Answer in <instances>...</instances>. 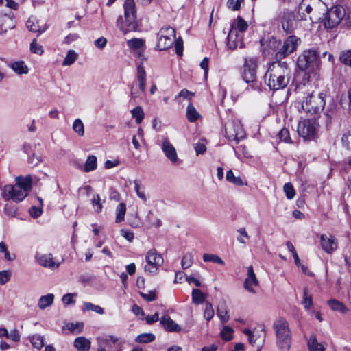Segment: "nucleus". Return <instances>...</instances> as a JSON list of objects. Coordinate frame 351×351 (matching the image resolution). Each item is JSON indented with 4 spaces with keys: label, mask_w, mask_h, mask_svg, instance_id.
Here are the masks:
<instances>
[{
    "label": "nucleus",
    "mask_w": 351,
    "mask_h": 351,
    "mask_svg": "<svg viewBox=\"0 0 351 351\" xmlns=\"http://www.w3.org/2000/svg\"><path fill=\"white\" fill-rule=\"evenodd\" d=\"M290 69L286 62H276L270 65L265 75V81L273 90L285 88L289 83Z\"/></svg>",
    "instance_id": "1"
},
{
    "label": "nucleus",
    "mask_w": 351,
    "mask_h": 351,
    "mask_svg": "<svg viewBox=\"0 0 351 351\" xmlns=\"http://www.w3.org/2000/svg\"><path fill=\"white\" fill-rule=\"evenodd\" d=\"M276 335V343L280 351H289L292 343V333L288 321L279 317L273 324Z\"/></svg>",
    "instance_id": "2"
},
{
    "label": "nucleus",
    "mask_w": 351,
    "mask_h": 351,
    "mask_svg": "<svg viewBox=\"0 0 351 351\" xmlns=\"http://www.w3.org/2000/svg\"><path fill=\"white\" fill-rule=\"evenodd\" d=\"M124 17L121 16L117 20V27L123 34L136 30L137 27L136 4L134 0H125L123 4Z\"/></svg>",
    "instance_id": "3"
},
{
    "label": "nucleus",
    "mask_w": 351,
    "mask_h": 351,
    "mask_svg": "<svg viewBox=\"0 0 351 351\" xmlns=\"http://www.w3.org/2000/svg\"><path fill=\"white\" fill-rule=\"evenodd\" d=\"M257 67L258 62L256 58L247 57L245 58L242 77L246 83L251 84L248 86L247 90L250 88L254 90L261 89V83L256 80Z\"/></svg>",
    "instance_id": "4"
},
{
    "label": "nucleus",
    "mask_w": 351,
    "mask_h": 351,
    "mask_svg": "<svg viewBox=\"0 0 351 351\" xmlns=\"http://www.w3.org/2000/svg\"><path fill=\"white\" fill-rule=\"evenodd\" d=\"M325 106V99L322 93L311 92L307 93L302 101L304 112L311 115L319 113Z\"/></svg>",
    "instance_id": "5"
},
{
    "label": "nucleus",
    "mask_w": 351,
    "mask_h": 351,
    "mask_svg": "<svg viewBox=\"0 0 351 351\" xmlns=\"http://www.w3.org/2000/svg\"><path fill=\"white\" fill-rule=\"evenodd\" d=\"M145 263L144 271L145 273L155 275L157 274L158 268L161 267L164 263L162 255L158 253L156 250L151 249L145 254Z\"/></svg>",
    "instance_id": "6"
},
{
    "label": "nucleus",
    "mask_w": 351,
    "mask_h": 351,
    "mask_svg": "<svg viewBox=\"0 0 351 351\" xmlns=\"http://www.w3.org/2000/svg\"><path fill=\"white\" fill-rule=\"evenodd\" d=\"M226 136L229 141L239 143L245 137V132L241 121L238 119L228 121L225 124Z\"/></svg>",
    "instance_id": "7"
},
{
    "label": "nucleus",
    "mask_w": 351,
    "mask_h": 351,
    "mask_svg": "<svg viewBox=\"0 0 351 351\" xmlns=\"http://www.w3.org/2000/svg\"><path fill=\"white\" fill-rule=\"evenodd\" d=\"M176 31L171 27H163L158 33L157 47L159 50H166L174 43Z\"/></svg>",
    "instance_id": "8"
},
{
    "label": "nucleus",
    "mask_w": 351,
    "mask_h": 351,
    "mask_svg": "<svg viewBox=\"0 0 351 351\" xmlns=\"http://www.w3.org/2000/svg\"><path fill=\"white\" fill-rule=\"evenodd\" d=\"M346 12L341 6H334L328 10L324 19L326 28L332 29L337 27L345 16Z\"/></svg>",
    "instance_id": "9"
},
{
    "label": "nucleus",
    "mask_w": 351,
    "mask_h": 351,
    "mask_svg": "<svg viewBox=\"0 0 351 351\" xmlns=\"http://www.w3.org/2000/svg\"><path fill=\"white\" fill-rule=\"evenodd\" d=\"M318 124L312 119H304L298 124V133L304 139L313 140L317 134Z\"/></svg>",
    "instance_id": "10"
},
{
    "label": "nucleus",
    "mask_w": 351,
    "mask_h": 351,
    "mask_svg": "<svg viewBox=\"0 0 351 351\" xmlns=\"http://www.w3.org/2000/svg\"><path fill=\"white\" fill-rule=\"evenodd\" d=\"M319 7H324V3L319 0H302L298 7L300 20H306V16L304 12H306V14H310L313 11V16H309V19L313 21L314 19H317L315 12Z\"/></svg>",
    "instance_id": "11"
},
{
    "label": "nucleus",
    "mask_w": 351,
    "mask_h": 351,
    "mask_svg": "<svg viewBox=\"0 0 351 351\" xmlns=\"http://www.w3.org/2000/svg\"><path fill=\"white\" fill-rule=\"evenodd\" d=\"M3 197L5 200L12 199L15 202H21L27 195V191L19 185H5L3 189Z\"/></svg>",
    "instance_id": "12"
},
{
    "label": "nucleus",
    "mask_w": 351,
    "mask_h": 351,
    "mask_svg": "<svg viewBox=\"0 0 351 351\" xmlns=\"http://www.w3.org/2000/svg\"><path fill=\"white\" fill-rule=\"evenodd\" d=\"M280 22L282 27L286 33H292L298 27V16L293 12L289 10L284 11Z\"/></svg>",
    "instance_id": "13"
},
{
    "label": "nucleus",
    "mask_w": 351,
    "mask_h": 351,
    "mask_svg": "<svg viewBox=\"0 0 351 351\" xmlns=\"http://www.w3.org/2000/svg\"><path fill=\"white\" fill-rule=\"evenodd\" d=\"M317 60V53L315 50H308L304 51L297 60V64L300 69L304 71L308 69L316 64Z\"/></svg>",
    "instance_id": "14"
},
{
    "label": "nucleus",
    "mask_w": 351,
    "mask_h": 351,
    "mask_svg": "<svg viewBox=\"0 0 351 351\" xmlns=\"http://www.w3.org/2000/svg\"><path fill=\"white\" fill-rule=\"evenodd\" d=\"M160 147L165 157L174 165H179L182 160L178 158L175 147L171 143L167 138H164L160 143Z\"/></svg>",
    "instance_id": "15"
},
{
    "label": "nucleus",
    "mask_w": 351,
    "mask_h": 351,
    "mask_svg": "<svg viewBox=\"0 0 351 351\" xmlns=\"http://www.w3.org/2000/svg\"><path fill=\"white\" fill-rule=\"evenodd\" d=\"M301 43L300 38L295 36H289L284 42L281 49L277 52L276 56L279 58H285L293 53Z\"/></svg>",
    "instance_id": "16"
},
{
    "label": "nucleus",
    "mask_w": 351,
    "mask_h": 351,
    "mask_svg": "<svg viewBox=\"0 0 351 351\" xmlns=\"http://www.w3.org/2000/svg\"><path fill=\"white\" fill-rule=\"evenodd\" d=\"M322 249L327 254H332L338 247V242L332 234H322L319 236Z\"/></svg>",
    "instance_id": "17"
},
{
    "label": "nucleus",
    "mask_w": 351,
    "mask_h": 351,
    "mask_svg": "<svg viewBox=\"0 0 351 351\" xmlns=\"http://www.w3.org/2000/svg\"><path fill=\"white\" fill-rule=\"evenodd\" d=\"M16 26L14 14H0V35L4 36L8 30L13 29Z\"/></svg>",
    "instance_id": "18"
},
{
    "label": "nucleus",
    "mask_w": 351,
    "mask_h": 351,
    "mask_svg": "<svg viewBox=\"0 0 351 351\" xmlns=\"http://www.w3.org/2000/svg\"><path fill=\"white\" fill-rule=\"evenodd\" d=\"M258 285L259 282L254 271L253 267L250 265L247 267V277L244 281L243 287L247 291L255 293L254 287Z\"/></svg>",
    "instance_id": "19"
},
{
    "label": "nucleus",
    "mask_w": 351,
    "mask_h": 351,
    "mask_svg": "<svg viewBox=\"0 0 351 351\" xmlns=\"http://www.w3.org/2000/svg\"><path fill=\"white\" fill-rule=\"evenodd\" d=\"M227 45L232 50L243 47V35L237 34L234 30H230L227 36Z\"/></svg>",
    "instance_id": "20"
},
{
    "label": "nucleus",
    "mask_w": 351,
    "mask_h": 351,
    "mask_svg": "<svg viewBox=\"0 0 351 351\" xmlns=\"http://www.w3.org/2000/svg\"><path fill=\"white\" fill-rule=\"evenodd\" d=\"M35 258L38 264L44 267H48L53 269L55 268H58L60 265V263H56L53 261L51 254H43L40 253H36Z\"/></svg>",
    "instance_id": "21"
},
{
    "label": "nucleus",
    "mask_w": 351,
    "mask_h": 351,
    "mask_svg": "<svg viewBox=\"0 0 351 351\" xmlns=\"http://www.w3.org/2000/svg\"><path fill=\"white\" fill-rule=\"evenodd\" d=\"M228 311V307L226 300H220L217 308V315L222 324H225L229 320L230 315Z\"/></svg>",
    "instance_id": "22"
},
{
    "label": "nucleus",
    "mask_w": 351,
    "mask_h": 351,
    "mask_svg": "<svg viewBox=\"0 0 351 351\" xmlns=\"http://www.w3.org/2000/svg\"><path fill=\"white\" fill-rule=\"evenodd\" d=\"M248 28L247 23L240 16L232 21L230 30H234L237 34L243 35Z\"/></svg>",
    "instance_id": "23"
},
{
    "label": "nucleus",
    "mask_w": 351,
    "mask_h": 351,
    "mask_svg": "<svg viewBox=\"0 0 351 351\" xmlns=\"http://www.w3.org/2000/svg\"><path fill=\"white\" fill-rule=\"evenodd\" d=\"M27 29L33 32L38 33V34L44 32L47 27L45 25H40L39 21L36 19V17L31 16L27 21L26 23Z\"/></svg>",
    "instance_id": "24"
},
{
    "label": "nucleus",
    "mask_w": 351,
    "mask_h": 351,
    "mask_svg": "<svg viewBox=\"0 0 351 351\" xmlns=\"http://www.w3.org/2000/svg\"><path fill=\"white\" fill-rule=\"evenodd\" d=\"M73 346L77 351H89L91 341L85 337L81 336L74 340Z\"/></svg>",
    "instance_id": "25"
},
{
    "label": "nucleus",
    "mask_w": 351,
    "mask_h": 351,
    "mask_svg": "<svg viewBox=\"0 0 351 351\" xmlns=\"http://www.w3.org/2000/svg\"><path fill=\"white\" fill-rule=\"evenodd\" d=\"M160 321L163 327L169 332H178L180 330L179 325L176 324L168 315L162 316Z\"/></svg>",
    "instance_id": "26"
},
{
    "label": "nucleus",
    "mask_w": 351,
    "mask_h": 351,
    "mask_svg": "<svg viewBox=\"0 0 351 351\" xmlns=\"http://www.w3.org/2000/svg\"><path fill=\"white\" fill-rule=\"evenodd\" d=\"M137 80L139 83V90L144 93L146 85V72L144 67L140 64L137 67Z\"/></svg>",
    "instance_id": "27"
},
{
    "label": "nucleus",
    "mask_w": 351,
    "mask_h": 351,
    "mask_svg": "<svg viewBox=\"0 0 351 351\" xmlns=\"http://www.w3.org/2000/svg\"><path fill=\"white\" fill-rule=\"evenodd\" d=\"M327 304L332 311H338L341 313H346L348 311L347 306L337 300L330 299L327 302Z\"/></svg>",
    "instance_id": "28"
},
{
    "label": "nucleus",
    "mask_w": 351,
    "mask_h": 351,
    "mask_svg": "<svg viewBox=\"0 0 351 351\" xmlns=\"http://www.w3.org/2000/svg\"><path fill=\"white\" fill-rule=\"evenodd\" d=\"M53 300L54 295L53 293H48L45 295H43L38 300V308L41 310H44L53 304Z\"/></svg>",
    "instance_id": "29"
},
{
    "label": "nucleus",
    "mask_w": 351,
    "mask_h": 351,
    "mask_svg": "<svg viewBox=\"0 0 351 351\" xmlns=\"http://www.w3.org/2000/svg\"><path fill=\"white\" fill-rule=\"evenodd\" d=\"M97 167V158L95 156H88L82 170L84 172H90Z\"/></svg>",
    "instance_id": "30"
},
{
    "label": "nucleus",
    "mask_w": 351,
    "mask_h": 351,
    "mask_svg": "<svg viewBox=\"0 0 351 351\" xmlns=\"http://www.w3.org/2000/svg\"><path fill=\"white\" fill-rule=\"evenodd\" d=\"M10 68L18 75L27 74L29 68L23 61L14 62Z\"/></svg>",
    "instance_id": "31"
},
{
    "label": "nucleus",
    "mask_w": 351,
    "mask_h": 351,
    "mask_svg": "<svg viewBox=\"0 0 351 351\" xmlns=\"http://www.w3.org/2000/svg\"><path fill=\"white\" fill-rule=\"evenodd\" d=\"M16 185L20 186L21 189L25 190L27 193H28V191L32 188V178L30 176L25 178L19 176L16 178Z\"/></svg>",
    "instance_id": "32"
},
{
    "label": "nucleus",
    "mask_w": 351,
    "mask_h": 351,
    "mask_svg": "<svg viewBox=\"0 0 351 351\" xmlns=\"http://www.w3.org/2000/svg\"><path fill=\"white\" fill-rule=\"evenodd\" d=\"M309 351H324V346L319 343L315 335H311L307 343Z\"/></svg>",
    "instance_id": "33"
},
{
    "label": "nucleus",
    "mask_w": 351,
    "mask_h": 351,
    "mask_svg": "<svg viewBox=\"0 0 351 351\" xmlns=\"http://www.w3.org/2000/svg\"><path fill=\"white\" fill-rule=\"evenodd\" d=\"M191 295L193 302L195 304H202L206 298V294L199 289H193Z\"/></svg>",
    "instance_id": "34"
},
{
    "label": "nucleus",
    "mask_w": 351,
    "mask_h": 351,
    "mask_svg": "<svg viewBox=\"0 0 351 351\" xmlns=\"http://www.w3.org/2000/svg\"><path fill=\"white\" fill-rule=\"evenodd\" d=\"M29 339L33 347L38 350L41 349L44 346V337L40 335H32L29 337Z\"/></svg>",
    "instance_id": "35"
},
{
    "label": "nucleus",
    "mask_w": 351,
    "mask_h": 351,
    "mask_svg": "<svg viewBox=\"0 0 351 351\" xmlns=\"http://www.w3.org/2000/svg\"><path fill=\"white\" fill-rule=\"evenodd\" d=\"M83 311H93L99 315H102L104 313L103 308L99 305H95L89 302H85L82 305Z\"/></svg>",
    "instance_id": "36"
},
{
    "label": "nucleus",
    "mask_w": 351,
    "mask_h": 351,
    "mask_svg": "<svg viewBox=\"0 0 351 351\" xmlns=\"http://www.w3.org/2000/svg\"><path fill=\"white\" fill-rule=\"evenodd\" d=\"M126 213V205L124 203H120L116 208V223H120L125 219Z\"/></svg>",
    "instance_id": "37"
},
{
    "label": "nucleus",
    "mask_w": 351,
    "mask_h": 351,
    "mask_svg": "<svg viewBox=\"0 0 351 351\" xmlns=\"http://www.w3.org/2000/svg\"><path fill=\"white\" fill-rule=\"evenodd\" d=\"M186 117L190 122L195 121L200 117L195 108L191 104L187 106Z\"/></svg>",
    "instance_id": "38"
},
{
    "label": "nucleus",
    "mask_w": 351,
    "mask_h": 351,
    "mask_svg": "<svg viewBox=\"0 0 351 351\" xmlns=\"http://www.w3.org/2000/svg\"><path fill=\"white\" fill-rule=\"evenodd\" d=\"M340 60L342 63L349 65L351 67V50L343 53L340 56ZM349 103L351 106V88L348 90Z\"/></svg>",
    "instance_id": "39"
},
{
    "label": "nucleus",
    "mask_w": 351,
    "mask_h": 351,
    "mask_svg": "<svg viewBox=\"0 0 351 351\" xmlns=\"http://www.w3.org/2000/svg\"><path fill=\"white\" fill-rule=\"evenodd\" d=\"M132 117L136 119V122L140 124L144 118V112L141 106H137L131 110Z\"/></svg>",
    "instance_id": "40"
},
{
    "label": "nucleus",
    "mask_w": 351,
    "mask_h": 351,
    "mask_svg": "<svg viewBox=\"0 0 351 351\" xmlns=\"http://www.w3.org/2000/svg\"><path fill=\"white\" fill-rule=\"evenodd\" d=\"M72 128L80 136L84 135V125L80 119H76L73 123Z\"/></svg>",
    "instance_id": "41"
},
{
    "label": "nucleus",
    "mask_w": 351,
    "mask_h": 351,
    "mask_svg": "<svg viewBox=\"0 0 351 351\" xmlns=\"http://www.w3.org/2000/svg\"><path fill=\"white\" fill-rule=\"evenodd\" d=\"M77 58V53L73 50H69L62 62L63 66H70L75 62Z\"/></svg>",
    "instance_id": "42"
},
{
    "label": "nucleus",
    "mask_w": 351,
    "mask_h": 351,
    "mask_svg": "<svg viewBox=\"0 0 351 351\" xmlns=\"http://www.w3.org/2000/svg\"><path fill=\"white\" fill-rule=\"evenodd\" d=\"M155 339V335L152 333H143L138 335L136 341L141 343H147L153 341Z\"/></svg>",
    "instance_id": "43"
},
{
    "label": "nucleus",
    "mask_w": 351,
    "mask_h": 351,
    "mask_svg": "<svg viewBox=\"0 0 351 351\" xmlns=\"http://www.w3.org/2000/svg\"><path fill=\"white\" fill-rule=\"evenodd\" d=\"M204 262H212L220 265H224V261L217 255L213 254H204L203 255Z\"/></svg>",
    "instance_id": "44"
},
{
    "label": "nucleus",
    "mask_w": 351,
    "mask_h": 351,
    "mask_svg": "<svg viewBox=\"0 0 351 351\" xmlns=\"http://www.w3.org/2000/svg\"><path fill=\"white\" fill-rule=\"evenodd\" d=\"M226 178L228 182H232L235 185L242 186L244 184L242 179L240 177H235L234 176L232 170L227 171Z\"/></svg>",
    "instance_id": "45"
},
{
    "label": "nucleus",
    "mask_w": 351,
    "mask_h": 351,
    "mask_svg": "<svg viewBox=\"0 0 351 351\" xmlns=\"http://www.w3.org/2000/svg\"><path fill=\"white\" fill-rule=\"evenodd\" d=\"M91 204L96 213H100L103 208L101 197L99 194H95L91 199Z\"/></svg>",
    "instance_id": "46"
},
{
    "label": "nucleus",
    "mask_w": 351,
    "mask_h": 351,
    "mask_svg": "<svg viewBox=\"0 0 351 351\" xmlns=\"http://www.w3.org/2000/svg\"><path fill=\"white\" fill-rule=\"evenodd\" d=\"M234 330L232 327L225 326L221 330V338L225 341H230L232 339Z\"/></svg>",
    "instance_id": "47"
},
{
    "label": "nucleus",
    "mask_w": 351,
    "mask_h": 351,
    "mask_svg": "<svg viewBox=\"0 0 351 351\" xmlns=\"http://www.w3.org/2000/svg\"><path fill=\"white\" fill-rule=\"evenodd\" d=\"M214 314L215 312L212 304L209 302H206L204 311V317L206 321L208 322L213 317Z\"/></svg>",
    "instance_id": "48"
},
{
    "label": "nucleus",
    "mask_w": 351,
    "mask_h": 351,
    "mask_svg": "<svg viewBox=\"0 0 351 351\" xmlns=\"http://www.w3.org/2000/svg\"><path fill=\"white\" fill-rule=\"evenodd\" d=\"M127 44L131 49H141L145 45V41L141 38H133L128 40Z\"/></svg>",
    "instance_id": "49"
},
{
    "label": "nucleus",
    "mask_w": 351,
    "mask_h": 351,
    "mask_svg": "<svg viewBox=\"0 0 351 351\" xmlns=\"http://www.w3.org/2000/svg\"><path fill=\"white\" fill-rule=\"evenodd\" d=\"M134 190L136 191L137 196L140 199H141L144 202H146L147 200V197L144 191V188L142 187L137 181L134 182Z\"/></svg>",
    "instance_id": "50"
},
{
    "label": "nucleus",
    "mask_w": 351,
    "mask_h": 351,
    "mask_svg": "<svg viewBox=\"0 0 351 351\" xmlns=\"http://www.w3.org/2000/svg\"><path fill=\"white\" fill-rule=\"evenodd\" d=\"M193 256L192 254H191V253L186 254L182 257V259L181 261V265H182V269H186L189 268L193 264Z\"/></svg>",
    "instance_id": "51"
},
{
    "label": "nucleus",
    "mask_w": 351,
    "mask_h": 351,
    "mask_svg": "<svg viewBox=\"0 0 351 351\" xmlns=\"http://www.w3.org/2000/svg\"><path fill=\"white\" fill-rule=\"evenodd\" d=\"M283 190L288 199H291L294 197L295 195V190L290 182H287L284 185Z\"/></svg>",
    "instance_id": "52"
},
{
    "label": "nucleus",
    "mask_w": 351,
    "mask_h": 351,
    "mask_svg": "<svg viewBox=\"0 0 351 351\" xmlns=\"http://www.w3.org/2000/svg\"><path fill=\"white\" fill-rule=\"evenodd\" d=\"M243 2L244 0H228L227 7L231 10L237 11L241 8V5Z\"/></svg>",
    "instance_id": "53"
},
{
    "label": "nucleus",
    "mask_w": 351,
    "mask_h": 351,
    "mask_svg": "<svg viewBox=\"0 0 351 351\" xmlns=\"http://www.w3.org/2000/svg\"><path fill=\"white\" fill-rule=\"evenodd\" d=\"M278 138L285 143H291L289 132L286 128L281 129L278 133Z\"/></svg>",
    "instance_id": "54"
},
{
    "label": "nucleus",
    "mask_w": 351,
    "mask_h": 351,
    "mask_svg": "<svg viewBox=\"0 0 351 351\" xmlns=\"http://www.w3.org/2000/svg\"><path fill=\"white\" fill-rule=\"evenodd\" d=\"M84 324L82 322L71 323L67 325V328L73 333H80L82 331Z\"/></svg>",
    "instance_id": "55"
},
{
    "label": "nucleus",
    "mask_w": 351,
    "mask_h": 351,
    "mask_svg": "<svg viewBox=\"0 0 351 351\" xmlns=\"http://www.w3.org/2000/svg\"><path fill=\"white\" fill-rule=\"evenodd\" d=\"M280 46V41L274 37H270L267 40V47L271 51H276Z\"/></svg>",
    "instance_id": "56"
},
{
    "label": "nucleus",
    "mask_w": 351,
    "mask_h": 351,
    "mask_svg": "<svg viewBox=\"0 0 351 351\" xmlns=\"http://www.w3.org/2000/svg\"><path fill=\"white\" fill-rule=\"evenodd\" d=\"M30 51L32 53L38 55L43 53V47L37 43L36 39H34L30 44Z\"/></svg>",
    "instance_id": "57"
},
{
    "label": "nucleus",
    "mask_w": 351,
    "mask_h": 351,
    "mask_svg": "<svg viewBox=\"0 0 351 351\" xmlns=\"http://www.w3.org/2000/svg\"><path fill=\"white\" fill-rule=\"evenodd\" d=\"M313 304L312 297L308 294L306 290L304 291L302 304L304 306V308L308 310L311 308Z\"/></svg>",
    "instance_id": "58"
},
{
    "label": "nucleus",
    "mask_w": 351,
    "mask_h": 351,
    "mask_svg": "<svg viewBox=\"0 0 351 351\" xmlns=\"http://www.w3.org/2000/svg\"><path fill=\"white\" fill-rule=\"evenodd\" d=\"M4 212L8 216L14 217L16 215V208L11 204H6L4 207Z\"/></svg>",
    "instance_id": "59"
},
{
    "label": "nucleus",
    "mask_w": 351,
    "mask_h": 351,
    "mask_svg": "<svg viewBox=\"0 0 351 351\" xmlns=\"http://www.w3.org/2000/svg\"><path fill=\"white\" fill-rule=\"evenodd\" d=\"M174 43L176 53L181 56L183 52V40L181 38H175Z\"/></svg>",
    "instance_id": "60"
},
{
    "label": "nucleus",
    "mask_w": 351,
    "mask_h": 351,
    "mask_svg": "<svg viewBox=\"0 0 351 351\" xmlns=\"http://www.w3.org/2000/svg\"><path fill=\"white\" fill-rule=\"evenodd\" d=\"M341 141L347 149H351V130L343 136Z\"/></svg>",
    "instance_id": "61"
},
{
    "label": "nucleus",
    "mask_w": 351,
    "mask_h": 351,
    "mask_svg": "<svg viewBox=\"0 0 351 351\" xmlns=\"http://www.w3.org/2000/svg\"><path fill=\"white\" fill-rule=\"evenodd\" d=\"M141 296L147 301L151 302L156 299V293L154 291H149L148 293H141Z\"/></svg>",
    "instance_id": "62"
},
{
    "label": "nucleus",
    "mask_w": 351,
    "mask_h": 351,
    "mask_svg": "<svg viewBox=\"0 0 351 351\" xmlns=\"http://www.w3.org/2000/svg\"><path fill=\"white\" fill-rule=\"evenodd\" d=\"M10 278V273L8 271H0V284L4 285L9 281Z\"/></svg>",
    "instance_id": "63"
},
{
    "label": "nucleus",
    "mask_w": 351,
    "mask_h": 351,
    "mask_svg": "<svg viewBox=\"0 0 351 351\" xmlns=\"http://www.w3.org/2000/svg\"><path fill=\"white\" fill-rule=\"evenodd\" d=\"M194 149L195 150L197 155L203 154L206 150V145L202 142H199L196 143L194 146Z\"/></svg>",
    "instance_id": "64"
}]
</instances>
